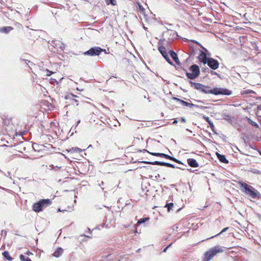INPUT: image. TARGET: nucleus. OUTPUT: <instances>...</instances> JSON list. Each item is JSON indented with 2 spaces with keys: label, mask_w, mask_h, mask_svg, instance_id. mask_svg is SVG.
<instances>
[{
  "label": "nucleus",
  "mask_w": 261,
  "mask_h": 261,
  "mask_svg": "<svg viewBox=\"0 0 261 261\" xmlns=\"http://www.w3.org/2000/svg\"><path fill=\"white\" fill-rule=\"evenodd\" d=\"M57 168H61V167H57Z\"/></svg>",
  "instance_id": "obj_54"
},
{
  "label": "nucleus",
  "mask_w": 261,
  "mask_h": 261,
  "mask_svg": "<svg viewBox=\"0 0 261 261\" xmlns=\"http://www.w3.org/2000/svg\"><path fill=\"white\" fill-rule=\"evenodd\" d=\"M47 73H46V75L47 76H50L51 75V74L53 73V72L50 71H49L48 70H47Z\"/></svg>",
  "instance_id": "obj_38"
},
{
  "label": "nucleus",
  "mask_w": 261,
  "mask_h": 261,
  "mask_svg": "<svg viewBox=\"0 0 261 261\" xmlns=\"http://www.w3.org/2000/svg\"><path fill=\"white\" fill-rule=\"evenodd\" d=\"M3 173L7 177L10 178L12 179L11 176V173L10 172H8L7 174L3 172Z\"/></svg>",
  "instance_id": "obj_32"
},
{
  "label": "nucleus",
  "mask_w": 261,
  "mask_h": 261,
  "mask_svg": "<svg viewBox=\"0 0 261 261\" xmlns=\"http://www.w3.org/2000/svg\"><path fill=\"white\" fill-rule=\"evenodd\" d=\"M158 50L160 52V53L163 56L167 54V53L166 51V48L163 46H160L158 47Z\"/></svg>",
  "instance_id": "obj_21"
},
{
  "label": "nucleus",
  "mask_w": 261,
  "mask_h": 261,
  "mask_svg": "<svg viewBox=\"0 0 261 261\" xmlns=\"http://www.w3.org/2000/svg\"><path fill=\"white\" fill-rule=\"evenodd\" d=\"M57 168H61V167H57Z\"/></svg>",
  "instance_id": "obj_55"
},
{
  "label": "nucleus",
  "mask_w": 261,
  "mask_h": 261,
  "mask_svg": "<svg viewBox=\"0 0 261 261\" xmlns=\"http://www.w3.org/2000/svg\"><path fill=\"white\" fill-rule=\"evenodd\" d=\"M168 63H169L170 65H173V62L170 59V58H167V60H166Z\"/></svg>",
  "instance_id": "obj_34"
},
{
  "label": "nucleus",
  "mask_w": 261,
  "mask_h": 261,
  "mask_svg": "<svg viewBox=\"0 0 261 261\" xmlns=\"http://www.w3.org/2000/svg\"><path fill=\"white\" fill-rule=\"evenodd\" d=\"M3 255L4 256V257L7 260H9V261H12L13 260V258L11 257V256H10V253H9L8 251H5L3 253Z\"/></svg>",
  "instance_id": "obj_19"
},
{
  "label": "nucleus",
  "mask_w": 261,
  "mask_h": 261,
  "mask_svg": "<svg viewBox=\"0 0 261 261\" xmlns=\"http://www.w3.org/2000/svg\"><path fill=\"white\" fill-rule=\"evenodd\" d=\"M149 219V218H148V217H146V218L140 219V220H139L138 221L137 223L138 224H141L144 223L146 221H148Z\"/></svg>",
  "instance_id": "obj_22"
},
{
  "label": "nucleus",
  "mask_w": 261,
  "mask_h": 261,
  "mask_svg": "<svg viewBox=\"0 0 261 261\" xmlns=\"http://www.w3.org/2000/svg\"><path fill=\"white\" fill-rule=\"evenodd\" d=\"M198 59L200 62L203 63L204 65L207 63V61L209 59V58H207L206 54L201 50L198 57Z\"/></svg>",
  "instance_id": "obj_9"
},
{
  "label": "nucleus",
  "mask_w": 261,
  "mask_h": 261,
  "mask_svg": "<svg viewBox=\"0 0 261 261\" xmlns=\"http://www.w3.org/2000/svg\"><path fill=\"white\" fill-rule=\"evenodd\" d=\"M211 72L212 74H215V75H217L218 77H220V74L217 73L215 71H211Z\"/></svg>",
  "instance_id": "obj_36"
},
{
  "label": "nucleus",
  "mask_w": 261,
  "mask_h": 261,
  "mask_svg": "<svg viewBox=\"0 0 261 261\" xmlns=\"http://www.w3.org/2000/svg\"><path fill=\"white\" fill-rule=\"evenodd\" d=\"M143 29L146 31L147 30V28H146L144 25H143Z\"/></svg>",
  "instance_id": "obj_49"
},
{
  "label": "nucleus",
  "mask_w": 261,
  "mask_h": 261,
  "mask_svg": "<svg viewBox=\"0 0 261 261\" xmlns=\"http://www.w3.org/2000/svg\"><path fill=\"white\" fill-rule=\"evenodd\" d=\"M57 168H61V167H57Z\"/></svg>",
  "instance_id": "obj_56"
},
{
  "label": "nucleus",
  "mask_w": 261,
  "mask_h": 261,
  "mask_svg": "<svg viewBox=\"0 0 261 261\" xmlns=\"http://www.w3.org/2000/svg\"><path fill=\"white\" fill-rule=\"evenodd\" d=\"M248 121L251 125L257 128L258 127V124L255 122L252 121L250 119H248Z\"/></svg>",
  "instance_id": "obj_26"
},
{
  "label": "nucleus",
  "mask_w": 261,
  "mask_h": 261,
  "mask_svg": "<svg viewBox=\"0 0 261 261\" xmlns=\"http://www.w3.org/2000/svg\"><path fill=\"white\" fill-rule=\"evenodd\" d=\"M228 229H229V227H225V228H223L220 233L216 234L215 236H213V237L210 238L209 239L213 238L215 237L218 236L219 234H220L221 233H222L223 232L226 231Z\"/></svg>",
  "instance_id": "obj_25"
},
{
  "label": "nucleus",
  "mask_w": 261,
  "mask_h": 261,
  "mask_svg": "<svg viewBox=\"0 0 261 261\" xmlns=\"http://www.w3.org/2000/svg\"><path fill=\"white\" fill-rule=\"evenodd\" d=\"M109 1H110V3L112 5H115V3H116L115 1H114V0H109Z\"/></svg>",
  "instance_id": "obj_39"
},
{
  "label": "nucleus",
  "mask_w": 261,
  "mask_h": 261,
  "mask_svg": "<svg viewBox=\"0 0 261 261\" xmlns=\"http://www.w3.org/2000/svg\"><path fill=\"white\" fill-rule=\"evenodd\" d=\"M188 164L191 167L195 168L199 166L198 163L197 162L196 160L194 159H188L187 160Z\"/></svg>",
  "instance_id": "obj_10"
},
{
  "label": "nucleus",
  "mask_w": 261,
  "mask_h": 261,
  "mask_svg": "<svg viewBox=\"0 0 261 261\" xmlns=\"http://www.w3.org/2000/svg\"><path fill=\"white\" fill-rule=\"evenodd\" d=\"M80 122V120H79V121H77V123H78V124H79Z\"/></svg>",
  "instance_id": "obj_52"
},
{
  "label": "nucleus",
  "mask_w": 261,
  "mask_h": 261,
  "mask_svg": "<svg viewBox=\"0 0 261 261\" xmlns=\"http://www.w3.org/2000/svg\"><path fill=\"white\" fill-rule=\"evenodd\" d=\"M26 261H32V260H31V259H30V258H29L27 257V259H26Z\"/></svg>",
  "instance_id": "obj_48"
},
{
  "label": "nucleus",
  "mask_w": 261,
  "mask_h": 261,
  "mask_svg": "<svg viewBox=\"0 0 261 261\" xmlns=\"http://www.w3.org/2000/svg\"><path fill=\"white\" fill-rule=\"evenodd\" d=\"M74 101L76 103V106L79 105L78 101L76 99H74Z\"/></svg>",
  "instance_id": "obj_45"
},
{
  "label": "nucleus",
  "mask_w": 261,
  "mask_h": 261,
  "mask_svg": "<svg viewBox=\"0 0 261 261\" xmlns=\"http://www.w3.org/2000/svg\"><path fill=\"white\" fill-rule=\"evenodd\" d=\"M1 118H2V119L3 120L4 123L6 124V116H5V115H3V116L1 117Z\"/></svg>",
  "instance_id": "obj_35"
},
{
  "label": "nucleus",
  "mask_w": 261,
  "mask_h": 261,
  "mask_svg": "<svg viewBox=\"0 0 261 261\" xmlns=\"http://www.w3.org/2000/svg\"><path fill=\"white\" fill-rule=\"evenodd\" d=\"M177 120H174V121L173 122V124H176L177 123Z\"/></svg>",
  "instance_id": "obj_47"
},
{
  "label": "nucleus",
  "mask_w": 261,
  "mask_h": 261,
  "mask_svg": "<svg viewBox=\"0 0 261 261\" xmlns=\"http://www.w3.org/2000/svg\"><path fill=\"white\" fill-rule=\"evenodd\" d=\"M12 29L13 28L11 27H6L0 28V31L2 33H7L12 30Z\"/></svg>",
  "instance_id": "obj_20"
},
{
  "label": "nucleus",
  "mask_w": 261,
  "mask_h": 261,
  "mask_svg": "<svg viewBox=\"0 0 261 261\" xmlns=\"http://www.w3.org/2000/svg\"><path fill=\"white\" fill-rule=\"evenodd\" d=\"M166 167H171V168H175V167L174 165L172 164H170V163H167V166Z\"/></svg>",
  "instance_id": "obj_33"
},
{
  "label": "nucleus",
  "mask_w": 261,
  "mask_h": 261,
  "mask_svg": "<svg viewBox=\"0 0 261 261\" xmlns=\"http://www.w3.org/2000/svg\"><path fill=\"white\" fill-rule=\"evenodd\" d=\"M198 102H200V103H203V102L202 101H200V100L198 101Z\"/></svg>",
  "instance_id": "obj_51"
},
{
  "label": "nucleus",
  "mask_w": 261,
  "mask_h": 261,
  "mask_svg": "<svg viewBox=\"0 0 261 261\" xmlns=\"http://www.w3.org/2000/svg\"><path fill=\"white\" fill-rule=\"evenodd\" d=\"M51 203L50 199H42L33 204V210L36 212H39L42 211L43 208L48 206Z\"/></svg>",
  "instance_id": "obj_2"
},
{
  "label": "nucleus",
  "mask_w": 261,
  "mask_h": 261,
  "mask_svg": "<svg viewBox=\"0 0 261 261\" xmlns=\"http://www.w3.org/2000/svg\"><path fill=\"white\" fill-rule=\"evenodd\" d=\"M217 156L219 161L224 163H228V161L226 159L225 155L220 154L218 153H216Z\"/></svg>",
  "instance_id": "obj_14"
},
{
  "label": "nucleus",
  "mask_w": 261,
  "mask_h": 261,
  "mask_svg": "<svg viewBox=\"0 0 261 261\" xmlns=\"http://www.w3.org/2000/svg\"><path fill=\"white\" fill-rule=\"evenodd\" d=\"M75 150L78 152H81L82 151V150L79 148H76Z\"/></svg>",
  "instance_id": "obj_40"
},
{
  "label": "nucleus",
  "mask_w": 261,
  "mask_h": 261,
  "mask_svg": "<svg viewBox=\"0 0 261 261\" xmlns=\"http://www.w3.org/2000/svg\"><path fill=\"white\" fill-rule=\"evenodd\" d=\"M144 163L151 164V165H161V166H167V163L166 162H159V161H155V162H144Z\"/></svg>",
  "instance_id": "obj_15"
},
{
  "label": "nucleus",
  "mask_w": 261,
  "mask_h": 261,
  "mask_svg": "<svg viewBox=\"0 0 261 261\" xmlns=\"http://www.w3.org/2000/svg\"><path fill=\"white\" fill-rule=\"evenodd\" d=\"M68 96H69L70 97V96H71L72 97H77V96L75 95H74L73 94H70V95H69Z\"/></svg>",
  "instance_id": "obj_42"
},
{
  "label": "nucleus",
  "mask_w": 261,
  "mask_h": 261,
  "mask_svg": "<svg viewBox=\"0 0 261 261\" xmlns=\"http://www.w3.org/2000/svg\"><path fill=\"white\" fill-rule=\"evenodd\" d=\"M24 62L26 64H28L29 63H31V65H33V63H31V62L28 60H23Z\"/></svg>",
  "instance_id": "obj_37"
},
{
  "label": "nucleus",
  "mask_w": 261,
  "mask_h": 261,
  "mask_svg": "<svg viewBox=\"0 0 261 261\" xmlns=\"http://www.w3.org/2000/svg\"><path fill=\"white\" fill-rule=\"evenodd\" d=\"M221 88H216L213 89H211L209 87L208 93H212L214 95L221 94Z\"/></svg>",
  "instance_id": "obj_13"
},
{
  "label": "nucleus",
  "mask_w": 261,
  "mask_h": 261,
  "mask_svg": "<svg viewBox=\"0 0 261 261\" xmlns=\"http://www.w3.org/2000/svg\"><path fill=\"white\" fill-rule=\"evenodd\" d=\"M206 70H209V69H208V68H206H206H202V72H206Z\"/></svg>",
  "instance_id": "obj_44"
},
{
  "label": "nucleus",
  "mask_w": 261,
  "mask_h": 261,
  "mask_svg": "<svg viewBox=\"0 0 261 261\" xmlns=\"http://www.w3.org/2000/svg\"><path fill=\"white\" fill-rule=\"evenodd\" d=\"M190 70L192 72H186V75L189 79L191 80H194L199 75L200 69L198 65L196 64L192 65L190 67Z\"/></svg>",
  "instance_id": "obj_4"
},
{
  "label": "nucleus",
  "mask_w": 261,
  "mask_h": 261,
  "mask_svg": "<svg viewBox=\"0 0 261 261\" xmlns=\"http://www.w3.org/2000/svg\"><path fill=\"white\" fill-rule=\"evenodd\" d=\"M191 86L195 89L199 90L204 93L208 94L209 91V87L204 86L200 83H194L190 81Z\"/></svg>",
  "instance_id": "obj_5"
},
{
  "label": "nucleus",
  "mask_w": 261,
  "mask_h": 261,
  "mask_svg": "<svg viewBox=\"0 0 261 261\" xmlns=\"http://www.w3.org/2000/svg\"><path fill=\"white\" fill-rule=\"evenodd\" d=\"M170 55L171 58L176 62V63L177 64H178V65L180 64V62L178 59V56H177V54L174 51H173V50H170Z\"/></svg>",
  "instance_id": "obj_11"
},
{
  "label": "nucleus",
  "mask_w": 261,
  "mask_h": 261,
  "mask_svg": "<svg viewBox=\"0 0 261 261\" xmlns=\"http://www.w3.org/2000/svg\"><path fill=\"white\" fill-rule=\"evenodd\" d=\"M187 130H188V131H190V132H191V130H189V129H187Z\"/></svg>",
  "instance_id": "obj_53"
},
{
  "label": "nucleus",
  "mask_w": 261,
  "mask_h": 261,
  "mask_svg": "<svg viewBox=\"0 0 261 261\" xmlns=\"http://www.w3.org/2000/svg\"><path fill=\"white\" fill-rule=\"evenodd\" d=\"M19 257H20V259L21 261H26L27 258L25 257V256L24 255L21 254V255H20Z\"/></svg>",
  "instance_id": "obj_30"
},
{
  "label": "nucleus",
  "mask_w": 261,
  "mask_h": 261,
  "mask_svg": "<svg viewBox=\"0 0 261 261\" xmlns=\"http://www.w3.org/2000/svg\"><path fill=\"white\" fill-rule=\"evenodd\" d=\"M173 99L177 101H178L180 103V104L182 106H185V107H190V108L197 107V108H199L201 109H204L207 108V107H205L204 106H199L198 105H195L193 103H191L188 102L187 101H185L184 100H181V99L176 98V97H174Z\"/></svg>",
  "instance_id": "obj_7"
},
{
  "label": "nucleus",
  "mask_w": 261,
  "mask_h": 261,
  "mask_svg": "<svg viewBox=\"0 0 261 261\" xmlns=\"http://www.w3.org/2000/svg\"><path fill=\"white\" fill-rule=\"evenodd\" d=\"M252 92L253 93V91H252L251 90H245V91H244L243 92H242V94H249V93H251Z\"/></svg>",
  "instance_id": "obj_31"
},
{
  "label": "nucleus",
  "mask_w": 261,
  "mask_h": 261,
  "mask_svg": "<svg viewBox=\"0 0 261 261\" xmlns=\"http://www.w3.org/2000/svg\"><path fill=\"white\" fill-rule=\"evenodd\" d=\"M152 155L154 156H158L160 157H163L164 153H150Z\"/></svg>",
  "instance_id": "obj_28"
},
{
  "label": "nucleus",
  "mask_w": 261,
  "mask_h": 261,
  "mask_svg": "<svg viewBox=\"0 0 261 261\" xmlns=\"http://www.w3.org/2000/svg\"><path fill=\"white\" fill-rule=\"evenodd\" d=\"M204 119L206 120V121L210 125L212 130L214 131V125L213 123V122L210 120L208 117L204 116H203Z\"/></svg>",
  "instance_id": "obj_17"
},
{
  "label": "nucleus",
  "mask_w": 261,
  "mask_h": 261,
  "mask_svg": "<svg viewBox=\"0 0 261 261\" xmlns=\"http://www.w3.org/2000/svg\"><path fill=\"white\" fill-rule=\"evenodd\" d=\"M174 204L173 203L171 202V203H167L165 205V207H167V209H168V212H169L170 211V210L172 209V208L173 207Z\"/></svg>",
  "instance_id": "obj_24"
},
{
  "label": "nucleus",
  "mask_w": 261,
  "mask_h": 261,
  "mask_svg": "<svg viewBox=\"0 0 261 261\" xmlns=\"http://www.w3.org/2000/svg\"><path fill=\"white\" fill-rule=\"evenodd\" d=\"M171 244H170L169 245H168L166 248H165L164 249V250H163V252H166V250H167V249H168L169 247H170V246H171Z\"/></svg>",
  "instance_id": "obj_41"
},
{
  "label": "nucleus",
  "mask_w": 261,
  "mask_h": 261,
  "mask_svg": "<svg viewBox=\"0 0 261 261\" xmlns=\"http://www.w3.org/2000/svg\"><path fill=\"white\" fill-rule=\"evenodd\" d=\"M63 253V249L61 247L58 248L57 250L53 254V255L57 258L59 257Z\"/></svg>",
  "instance_id": "obj_12"
},
{
  "label": "nucleus",
  "mask_w": 261,
  "mask_h": 261,
  "mask_svg": "<svg viewBox=\"0 0 261 261\" xmlns=\"http://www.w3.org/2000/svg\"><path fill=\"white\" fill-rule=\"evenodd\" d=\"M181 121L182 122H186V119L185 118H181Z\"/></svg>",
  "instance_id": "obj_46"
},
{
  "label": "nucleus",
  "mask_w": 261,
  "mask_h": 261,
  "mask_svg": "<svg viewBox=\"0 0 261 261\" xmlns=\"http://www.w3.org/2000/svg\"><path fill=\"white\" fill-rule=\"evenodd\" d=\"M138 10L142 14H144L145 12V9L142 7L139 3L138 4Z\"/></svg>",
  "instance_id": "obj_23"
},
{
  "label": "nucleus",
  "mask_w": 261,
  "mask_h": 261,
  "mask_svg": "<svg viewBox=\"0 0 261 261\" xmlns=\"http://www.w3.org/2000/svg\"><path fill=\"white\" fill-rule=\"evenodd\" d=\"M163 57H164L166 60H167V58H169V56H168V54H166V55L163 56Z\"/></svg>",
  "instance_id": "obj_43"
},
{
  "label": "nucleus",
  "mask_w": 261,
  "mask_h": 261,
  "mask_svg": "<svg viewBox=\"0 0 261 261\" xmlns=\"http://www.w3.org/2000/svg\"><path fill=\"white\" fill-rule=\"evenodd\" d=\"M103 185V182L101 181V184H99V186Z\"/></svg>",
  "instance_id": "obj_50"
},
{
  "label": "nucleus",
  "mask_w": 261,
  "mask_h": 261,
  "mask_svg": "<svg viewBox=\"0 0 261 261\" xmlns=\"http://www.w3.org/2000/svg\"><path fill=\"white\" fill-rule=\"evenodd\" d=\"M206 64L208 66L212 69L216 70L217 69L219 66V63L218 61L213 58H209L207 63Z\"/></svg>",
  "instance_id": "obj_8"
},
{
  "label": "nucleus",
  "mask_w": 261,
  "mask_h": 261,
  "mask_svg": "<svg viewBox=\"0 0 261 261\" xmlns=\"http://www.w3.org/2000/svg\"><path fill=\"white\" fill-rule=\"evenodd\" d=\"M224 116L225 117H224L225 119L227 120V121H231V117H230V115L225 114V115H224Z\"/></svg>",
  "instance_id": "obj_29"
},
{
  "label": "nucleus",
  "mask_w": 261,
  "mask_h": 261,
  "mask_svg": "<svg viewBox=\"0 0 261 261\" xmlns=\"http://www.w3.org/2000/svg\"><path fill=\"white\" fill-rule=\"evenodd\" d=\"M164 155H163V157L167 159L170 160L171 161H174L176 163H179V164H182L180 161H179L178 160L176 159V158H175L174 157H172L171 156H170V155L165 154V153H164Z\"/></svg>",
  "instance_id": "obj_16"
},
{
  "label": "nucleus",
  "mask_w": 261,
  "mask_h": 261,
  "mask_svg": "<svg viewBox=\"0 0 261 261\" xmlns=\"http://www.w3.org/2000/svg\"><path fill=\"white\" fill-rule=\"evenodd\" d=\"M223 249L218 246H215L205 253L204 261H210L218 253L223 252Z\"/></svg>",
  "instance_id": "obj_3"
},
{
  "label": "nucleus",
  "mask_w": 261,
  "mask_h": 261,
  "mask_svg": "<svg viewBox=\"0 0 261 261\" xmlns=\"http://www.w3.org/2000/svg\"><path fill=\"white\" fill-rule=\"evenodd\" d=\"M232 93L231 91L227 89H221V94L225 95H230Z\"/></svg>",
  "instance_id": "obj_18"
},
{
  "label": "nucleus",
  "mask_w": 261,
  "mask_h": 261,
  "mask_svg": "<svg viewBox=\"0 0 261 261\" xmlns=\"http://www.w3.org/2000/svg\"><path fill=\"white\" fill-rule=\"evenodd\" d=\"M104 50L99 47H94L91 48L89 50L84 53V55L90 56H98Z\"/></svg>",
  "instance_id": "obj_6"
},
{
  "label": "nucleus",
  "mask_w": 261,
  "mask_h": 261,
  "mask_svg": "<svg viewBox=\"0 0 261 261\" xmlns=\"http://www.w3.org/2000/svg\"><path fill=\"white\" fill-rule=\"evenodd\" d=\"M239 185L240 186L242 191L251 198H256L259 194V193L253 187L245 182L239 181Z\"/></svg>",
  "instance_id": "obj_1"
},
{
  "label": "nucleus",
  "mask_w": 261,
  "mask_h": 261,
  "mask_svg": "<svg viewBox=\"0 0 261 261\" xmlns=\"http://www.w3.org/2000/svg\"><path fill=\"white\" fill-rule=\"evenodd\" d=\"M251 171L254 174H261V172L257 169H252Z\"/></svg>",
  "instance_id": "obj_27"
}]
</instances>
